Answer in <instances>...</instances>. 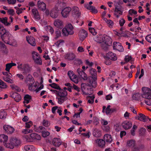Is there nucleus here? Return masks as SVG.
<instances>
[{"label": "nucleus", "instance_id": "f257e3e1", "mask_svg": "<svg viewBox=\"0 0 151 151\" xmlns=\"http://www.w3.org/2000/svg\"><path fill=\"white\" fill-rule=\"evenodd\" d=\"M94 40L97 42L104 45H110L112 41L110 37L105 35H98L94 38Z\"/></svg>", "mask_w": 151, "mask_h": 151}, {"label": "nucleus", "instance_id": "f03ea898", "mask_svg": "<svg viewBox=\"0 0 151 151\" xmlns=\"http://www.w3.org/2000/svg\"><path fill=\"white\" fill-rule=\"evenodd\" d=\"M20 144L19 139L16 138L12 137L9 139L7 143L4 144V146L7 148L13 149L14 146H19Z\"/></svg>", "mask_w": 151, "mask_h": 151}, {"label": "nucleus", "instance_id": "7ed1b4c3", "mask_svg": "<svg viewBox=\"0 0 151 151\" xmlns=\"http://www.w3.org/2000/svg\"><path fill=\"white\" fill-rule=\"evenodd\" d=\"M67 92L65 90L61 89L58 91L57 97L58 103L60 104L63 103L67 99Z\"/></svg>", "mask_w": 151, "mask_h": 151}, {"label": "nucleus", "instance_id": "20e7f679", "mask_svg": "<svg viewBox=\"0 0 151 151\" xmlns=\"http://www.w3.org/2000/svg\"><path fill=\"white\" fill-rule=\"evenodd\" d=\"M74 27L73 25L69 24L66 25L62 29V34L64 36L73 35L74 33Z\"/></svg>", "mask_w": 151, "mask_h": 151}, {"label": "nucleus", "instance_id": "39448f33", "mask_svg": "<svg viewBox=\"0 0 151 151\" xmlns=\"http://www.w3.org/2000/svg\"><path fill=\"white\" fill-rule=\"evenodd\" d=\"M28 77L29 79L30 80V83L29 84L28 86L29 89L32 91H35L37 92V87L39 86V83L38 82H36L35 83V81L32 77V76L29 75L27 78Z\"/></svg>", "mask_w": 151, "mask_h": 151}, {"label": "nucleus", "instance_id": "423d86ee", "mask_svg": "<svg viewBox=\"0 0 151 151\" xmlns=\"http://www.w3.org/2000/svg\"><path fill=\"white\" fill-rule=\"evenodd\" d=\"M40 135L36 133H32L30 134L29 136L26 135L25 137L26 140L27 142H31L40 140L41 139Z\"/></svg>", "mask_w": 151, "mask_h": 151}, {"label": "nucleus", "instance_id": "0eeeda50", "mask_svg": "<svg viewBox=\"0 0 151 151\" xmlns=\"http://www.w3.org/2000/svg\"><path fill=\"white\" fill-rule=\"evenodd\" d=\"M18 69L23 71V74L29 72L32 69L31 67L27 64L20 63L18 64Z\"/></svg>", "mask_w": 151, "mask_h": 151}, {"label": "nucleus", "instance_id": "6e6552de", "mask_svg": "<svg viewBox=\"0 0 151 151\" xmlns=\"http://www.w3.org/2000/svg\"><path fill=\"white\" fill-rule=\"evenodd\" d=\"M61 9V4L56 5L50 10V17L53 18L57 17L58 16L59 12Z\"/></svg>", "mask_w": 151, "mask_h": 151}, {"label": "nucleus", "instance_id": "1a4fd4ad", "mask_svg": "<svg viewBox=\"0 0 151 151\" xmlns=\"http://www.w3.org/2000/svg\"><path fill=\"white\" fill-rule=\"evenodd\" d=\"M32 58L35 62L39 65L42 64V61L40 55L37 52L33 51L32 52Z\"/></svg>", "mask_w": 151, "mask_h": 151}, {"label": "nucleus", "instance_id": "9d476101", "mask_svg": "<svg viewBox=\"0 0 151 151\" xmlns=\"http://www.w3.org/2000/svg\"><path fill=\"white\" fill-rule=\"evenodd\" d=\"M142 97L143 98L151 97V90L150 88L147 87L142 88Z\"/></svg>", "mask_w": 151, "mask_h": 151}, {"label": "nucleus", "instance_id": "9b49d317", "mask_svg": "<svg viewBox=\"0 0 151 151\" xmlns=\"http://www.w3.org/2000/svg\"><path fill=\"white\" fill-rule=\"evenodd\" d=\"M88 35L87 32L83 29H80L78 33V36L80 40L83 41Z\"/></svg>", "mask_w": 151, "mask_h": 151}, {"label": "nucleus", "instance_id": "f8f14e48", "mask_svg": "<svg viewBox=\"0 0 151 151\" xmlns=\"http://www.w3.org/2000/svg\"><path fill=\"white\" fill-rule=\"evenodd\" d=\"M104 58L105 59H109L113 61H115L117 59L116 55L111 52H109L107 53Z\"/></svg>", "mask_w": 151, "mask_h": 151}, {"label": "nucleus", "instance_id": "ddd939ff", "mask_svg": "<svg viewBox=\"0 0 151 151\" xmlns=\"http://www.w3.org/2000/svg\"><path fill=\"white\" fill-rule=\"evenodd\" d=\"M122 8L121 6H116L114 11V15L116 17H119L120 15H122L123 12Z\"/></svg>", "mask_w": 151, "mask_h": 151}, {"label": "nucleus", "instance_id": "4468645a", "mask_svg": "<svg viewBox=\"0 0 151 151\" xmlns=\"http://www.w3.org/2000/svg\"><path fill=\"white\" fill-rule=\"evenodd\" d=\"M71 11V8L69 7H67L63 9L61 12L62 16L64 18L67 17L69 15L70 12Z\"/></svg>", "mask_w": 151, "mask_h": 151}, {"label": "nucleus", "instance_id": "2eb2a0df", "mask_svg": "<svg viewBox=\"0 0 151 151\" xmlns=\"http://www.w3.org/2000/svg\"><path fill=\"white\" fill-rule=\"evenodd\" d=\"M113 49L121 52L124 51L123 47L119 42H114L113 43Z\"/></svg>", "mask_w": 151, "mask_h": 151}, {"label": "nucleus", "instance_id": "dca6fc26", "mask_svg": "<svg viewBox=\"0 0 151 151\" xmlns=\"http://www.w3.org/2000/svg\"><path fill=\"white\" fill-rule=\"evenodd\" d=\"M72 13L73 16L78 17L81 14V12L79 8L76 6H73L71 9Z\"/></svg>", "mask_w": 151, "mask_h": 151}, {"label": "nucleus", "instance_id": "f3484780", "mask_svg": "<svg viewBox=\"0 0 151 151\" xmlns=\"http://www.w3.org/2000/svg\"><path fill=\"white\" fill-rule=\"evenodd\" d=\"M3 128L6 132L8 134H11L14 132V129L12 127L8 125H5L3 127Z\"/></svg>", "mask_w": 151, "mask_h": 151}, {"label": "nucleus", "instance_id": "a211bd4d", "mask_svg": "<svg viewBox=\"0 0 151 151\" xmlns=\"http://www.w3.org/2000/svg\"><path fill=\"white\" fill-rule=\"evenodd\" d=\"M54 24L56 27L61 29L63 27V22L60 19H56L54 22Z\"/></svg>", "mask_w": 151, "mask_h": 151}, {"label": "nucleus", "instance_id": "6ab92c4d", "mask_svg": "<svg viewBox=\"0 0 151 151\" xmlns=\"http://www.w3.org/2000/svg\"><path fill=\"white\" fill-rule=\"evenodd\" d=\"M37 7L40 10L44 11L46 9V5L44 2L39 1L37 2Z\"/></svg>", "mask_w": 151, "mask_h": 151}, {"label": "nucleus", "instance_id": "aec40b11", "mask_svg": "<svg viewBox=\"0 0 151 151\" xmlns=\"http://www.w3.org/2000/svg\"><path fill=\"white\" fill-rule=\"evenodd\" d=\"M26 40L28 43L33 46H35L36 44L34 38L32 36H27Z\"/></svg>", "mask_w": 151, "mask_h": 151}, {"label": "nucleus", "instance_id": "412c9836", "mask_svg": "<svg viewBox=\"0 0 151 151\" xmlns=\"http://www.w3.org/2000/svg\"><path fill=\"white\" fill-rule=\"evenodd\" d=\"M77 71L79 75L83 80H86L87 79L88 77L86 74L81 69L78 68L77 70Z\"/></svg>", "mask_w": 151, "mask_h": 151}, {"label": "nucleus", "instance_id": "4be33fe9", "mask_svg": "<svg viewBox=\"0 0 151 151\" xmlns=\"http://www.w3.org/2000/svg\"><path fill=\"white\" fill-rule=\"evenodd\" d=\"M123 127L125 129H127L130 128L132 126V123L130 122L125 121L122 124Z\"/></svg>", "mask_w": 151, "mask_h": 151}, {"label": "nucleus", "instance_id": "5701e85b", "mask_svg": "<svg viewBox=\"0 0 151 151\" xmlns=\"http://www.w3.org/2000/svg\"><path fill=\"white\" fill-rule=\"evenodd\" d=\"M97 78H89V83L90 86L93 88H95L97 86L96 80Z\"/></svg>", "mask_w": 151, "mask_h": 151}, {"label": "nucleus", "instance_id": "b1692460", "mask_svg": "<svg viewBox=\"0 0 151 151\" xmlns=\"http://www.w3.org/2000/svg\"><path fill=\"white\" fill-rule=\"evenodd\" d=\"M8 36L9 37L7 39V42H5V43L10 45H12L15 42V40L11 34H8Z\"/></svg>", "mask_w": 151, "mask_h": 151}, {"label": "nucleus", "instance_id": "393cba45", "mask_svg": "<svg viewBox=\"0 0 151 151\" xmlns=\"http://www.w3.org/2000/svg\"><path fill=\"white\" fill-rule=\"evenodd\" d=\"M11 97L14 98L15 101L17 102H18L21 99V96L17 93H13L11 95Z\"/></svg>", "mask_w": 151, "mask_h": 151}, {"label": "nucleus", "instance_id": "a878e982", "mask_svg": "<svg viewBox=\"0 0 151 151\" xmlns=\"http://www.w3.org/2000/svg\"><path fill=\"white\" fill-rule=\"evenodd\" d=\"M136 119L140 121L145 122L147 120L148 118L146 117L144 114H139L138 116L136 117Z\"/></svg>", "mask_w": 151, "mask_h": 151}, {"label": "nucleus", "instance_id": "bb28decb", "mask_svg": "<svg viewBox=\"0 0 151 151\" xmlns=\"http://www.w3.org/2000/svg\"><path fill=\"white\" fill-rule=\"evenodd\" d=\"M52 143L55 146L59 147L61 144V141L59 138H55L52 140Z\"/></svg>", "mask_w": 151, "mask_h": 151}, {"label": "nucleus", "instance_id": "cd10ccee", "mask_svg": "<svg viewBox=\"0 0 151 151\" xmlns=\"http://www.w3.org/2000/svg\"><path fill=\"white\" fill-rule=\"evenodd\" d=\"M8 34H11L10 32L6 31L1 36V38L2 40L5 42H7V39H8L9 36H8Z\"/></svg>", "mask_w": 151, "mask_h": 151}, {"label": "nucleus", "instance_id": "c85d7f7f", "mask_svg": "<svg viewBox=\"0 0 151 151\" xmlns=\"http://www.w3.org/2000/svg\"><path fill=\"white\" fill-rule=\"evenodd\" d=\"M8 139V137L5 134H2L0 135V142H3L4 145Z\"/></svg>", "mask_w": 151, "mask_h": 151}, {"label": "nucleus", "instance_id": "c756f323", "mask_svg": "<svg viewBox=\"0 0 151 151\" xmlns=\"http://www.w3.org/2000/svg\"><path fill=\"white\" fill-rule=\"evenodd\" d=\"M104 141L106 142L111 143L112 142L113 139L111 135L109 134H105L104 137Z\"/></svg>", "mask_w": 151, "mask_h": 151}, {"label": "nucleus", "instance_id": "7c9ffc66", "mask_svg": "<svg viewBox=\"0 0 151 151\" xmlns=\"http://www.w3.org/2000/svg\"><path fill=\"white\" fill-rule=\"evenodd\" d=\"M103 19L106 22L109 27L110 28L113 27L114 24V23L113 21L110 19H107L105 17L103 18Z\"/></svg>", "mask_w": 151, "mask_h": 151}, {"label": "nucleus", "instance_id": "2f4dec72", "mask_svg": "<svg viewBox=\"0 0 151 151\" xmlns=\"http://www.w3.org/2000/svg\"><path fill=\"white\" fill-rule=\"evenodd\" d=\"M96 143L100 147H103L105 145L104 140L102 139H97L95 140Z\"/></svg>", "mask_w": 151, "mask_h": 151}, {"label": "nucleus", "instance_id": "473e14b6", "mask_svg": "<svg viewBox=\"0 0 151 151\" xmlns=\"http://www.w3.org/2000/svg\"><path fill=\"white\" fill-rule=\"evenodd\" d=\"M93 134L96 137H99L101 135V132L99 129H95L93 131Z\"/></svg>", "mask_w": 151, "mask_h": 151}, {"label": "nucleus", "instance_id": "72a5a7b5", "mask_svg": "<svg viewBox=\"0 0 151 151\" xmlns=\"http://www.w3.org/2000/svg\"><path fill=\"white\" fill-rule=\"evenodd\" d=\"M32 14L34 16V18L36 19H40V15L37 9H34L32 10Z\"/></svg>", "mask_w": 151, "mask_h": 151}, {"label": "nucleus", "instance_id": "f704fd0d", "mask_svg": "<svg viewBox=\"0 0 151 151\" xmlns=\"http://www.w3.org/2000/svg\"><path fill=\"white\" fill-rule=\"evenodd\" d=\"M90 73L91 76L90 78H97V72L95 69L93 68L91 69L90 70Z\"/></svg>", "mask_w": 151, "mask_h": 151}, {"label": "nucleus", "instance_id": "c9c22d12", "mask_svg": "<svg viewBox=\"0 0 151 151\" xmlns=\"http://www.w3.org/2000/svg\"><path fill=\"white\" fill-rule=\"evenodd\" d=\"M31 98L32 97L30 95L28 94L25 95L24 97V101H23V103L24 104L25 103L27 104H28L29 102V101L31 99Z\"/></svg>", "mask_w": 151, "mask_h": 151}, {"label": "nucleus", "instance_id": "e433bc0d", "mask_svg": "<svg viewBox=\"0 0 151 151\" xmlns=\"http://www.w3.org/2000/svg\"><path fill=\"white\" fill-rule=\"evenodd\" d=\"M16 65V64L13 63H7L6 65L5 70L8 72H9L10 69L12 66Z\"/></svg>", "mask_w": 151, "mask_h": 151}, {"label": "nucleus", "instance_id": "4c0bfd02", "mask_svg": "<svg viewBox=\"0 0 151 151\" xmlns=\"http://www.w3.org/2000/svg\"><path fill=\"white\" fill-rule=\"evenodd\" d=\"M34 130L35 132L42 133L45 130V128L42 126H40L38 127H35Z\"/></svg>", "mask_w": 151, "mask_h": 151}, {"label": "nucleus", "instance_id": "58836bf2", "mask_svg": "<svg viewBox=\"0 0 151 151\" xmlns=\"http://www.w3.org/2000/svg\"><path fill=\"white\" fill-rule=\"evenodd\" d=\"M135 145V140L131 139L128 140L127 142V145L129 147H133Z\"/></svg>", "mask_w": 151, "mask_h": 151}, {"label": "nucleus", "instance_id": "ea45409f", "mask_svg": "<svg viewBox=\"0 0 151 151\" xmlns=\"http://www.w3.org/2000/svg\"><path fill=\"white\" fill-rule=\"evenodd\" d=\"M24 149L26 151H34L35 148L32 145H27L24 147Z\"/></svg>", "mask_w": 151, "mask_h": 151}, {"label": "nucleus", "instance_id": "a19ab883", "mask_svg": "<svg viewBox=\"0 0 151 151\" xmlns=\"http://www.w3.org/2000/svg\"><path fill=\"white\" fill-rule=\"evenodd\" d=\"M7 116L6 113L3 110H0V119H4Z\"/></svg>", "mask_w": 151, "mask_h": 151}, {"label": "nucleus", "instance_id": "79ce46f5", "mask_svg": "<svg viewBox=\"0 0 151 151\" xmlns=\"http://www.w3.org/2000/svg\"><path fill=\"white\" fill-rule=\"evenodd\" d=\"M2 23L7 26H10L11 25V23L8 22V18L7 17H4Z\"/></svg>", "mask_w": 151, "mask_h": 151}, {"label": "nucleus", "instance_id": "37998d69", "mask_svg": "<svg viewBox=\"0 0 151 151\" xmlns=\"http://www.w3.org/2000/svg\"><path fill=\"white\" fill-rule=\"evenodd\" d=\"M64 43V41L63 40H60L55 43V45L57 47H59L63 45Z\"/></svg>", "mask_w": 151, "mask_h": 151}, {"label": "nucleus", "instance_id": "c03bdc74", "mask_svg": "<svg viewBox=\"0 0 151 151\" xmlns=\"http://www.w3.org/2000/svg\"><path fill=\"white\" fill-rule=\"evenodd\" d=\"M33 130L32 129H29L27 128L22 129V133L24 134H27L33 132Z\"/></svg>", "mask_w": 151, "mask_h": 151}, {"label": "nucleus", "instance_id": "a18cd8bd", "mask_svg": "<svg viewBox=\"0 0 151 151\" xmlns=\"http://www.w3.org/2000/svg\"><path fill=\"white\" fill-rule=\"evenodd\" d=\"M10 86L12 89L14 91H19L20 90L19 87L14 84H12Z\"/></svg>", "mask_w": 151, "mask_h": 151}, {"label": "nucleus", "instance_id": "49530a36", "mask_svg": "<svg viewBox=\"0 0 151 151\" xmlns=\"http://www.w3.org/2000/svg\"><path fill=\"white\" fill-rule=\"evenodd\" d=\"M70 80L76 83H78V77L76 75L73 76L70 79Z\"/></svg>", "mask_w": 151, "mask_h": 151}, {"label": "nucleus", "instance_id": "de8ad7c7", "mask_svg": "<svg viewBox=\"0 0 151 151\" xmlns=\"http://www.w3.org/2000/svg\"><path fill=\"white\" fill-rule=\"evenodd\" d=\"M7 87V85L0 79V88L4 89Z\"/></svg>", "mask_w": 151, "mask_h": 151}, {"label": "nucleus", "instance_id": "09e8293b", "mask_svg": "<svg viewBox=\"0 0 151 151\" xmlns=\"http://www.w3.org/2000/svg\"><path fill=\"white\" fill-rule=\"evenodd\" d=\"M145 103L148 106L151 105V97L147 98H145Z\"/></svg>", "mask_w": 151, "mask_h": 151}, {"label": "nucleus", "instance_id": "8fccbe9b", "mask_svg": "<svg viewBox=\"0 0 151 151\" xmlns=\"http://www.w3.org/2000/svg\"><path fill=\"white\" fill-rule=\"evenodd\" d=\"M46 29L48 32H50L51 34H52L54 32V30L53 28L50 26H47L46 27Z\"/></svg>", "mask_w": 151, "mask_h": 151}, {"label": "nucleus", "instance_id": "3c124183", "mask_svg": "<svg viewBox=\"0 0 151 151\" xmlns=\"http://www.w3.org/2000/svg\"><path fill=\"white\" fill-rule=\"evenodd\" d=\"M33 123L31 121L26 122L25 124V127L26 128L29 129L32 126Z\"/></svg>", "mask_w": 151, "mask_h": 151}, {"label": "nucleus", "instance_id": "603ef678", "mask_svg": "<svg viewBox=\"0 0 151 151\" xmlns=\"http://www.w3.org/2000/svg\"><path fill=\"white\" fill-rule=\"evenodd\" d=\"M50 86L52 88L58 90H61L58 84L53 83L52 84H50Z\"/></svg>", "mask_w": 151, "mask_h": 151}, {"label": "nucleus", "instance_id": "864d4df0", "mask_svg": "<svg viewBox=\"0 0 151 151\" xmlns=\"http://www.w3.org/2000/svg\"><path fill=\"white\" fill-rule=\"evenodd\" d=\"M42 124L44 126L46 127H49L50 125V122L46 120H44L43 121Z\"/></svg>", "mask_w": 151, "mask_h": 151}, {"label": "nucleus", "instance_id": "5fc2aeb1", "mask_svg": "<svg viewBox=\"0 0 151 151\" xmlns=\"http://www.w3.org/2000/svg\"><path fill=\"white\" fill-rule=\"evenodd\" d=\"M50 133L48 131H47L46 130H45L42 133V135L44 137H46L49 135Z\"/></svg>", "mask_w": 151, "mask_h": 151}, {"label": "nucleus", "instance_id": "6e6d98bb", "mask_svg": "<svg viewBox=\"0 0 151 151\" xmlns=\"http://www.w3.org/2000/svg\"><path fill=\"white\" fill-rule=\"evenodd\" d=\"M89 99L88 100V103L90 104H93L94 101V96L93 95L92 96H89Z\"/></svg>", "mask_w": 151, "mask_h": 151}, {"label": "nucleus", "instance_id": "4d7b16f0", "mask_svg": "<svg viewBox=\"0 0 151 151\" xmlns=\"http://www.w3.org/2000/svg\"><path fill=\"white\" fill-rule=\"evenodd\" d=\"M4 80L5 81L9 83H13V81L7 77H5L4 78Z\"/></svg>", "mask_w": 151, "mask_h": 151}, {"label": "nucleus", "instance_id": "13d9d810", "mask_svg": "<svg viewBox=\"0 0 151 151\" xmlns=\"http://www.w3.org/2000/svg\"><path fill=\"white\" fill-rule=\"evenodd\" d=\"M90 32L93 35H96L97 32L95 31V29L93 28H89V29Z\"/></svg>", "mask_w": 151, "mask_h": 151}, {"label": "nucleus", "instance_id": "bf43d9fd", "mask_svg": "<svg viewBox=\"0 0 151 151\" xmlns=\"http://www.w3.org/2000/svg\"><path fill=\"white\" fill-rule=\"evenodd\" d=\"M91 134V133L90 132H88L86 133H81V135H82L83 137H84L89 138Z\"/></svg>", "mask_w": 151, "mask_h": 151}, {"label": "nucleus", "instance_id": "052dcab7", "mask_svg": "<svg viewBox=\"0 0 151 151\" xmlns=\"http://www.w3.org/2000/svg\"><path fill=\"white\" fill-rule=\"evenodd\" d=\"M42 78H41V80L40 83V86L39 87H37V93L38 92L40 91L43 88L44 86L42 84V83L43 82V81L42 80Z\"/></svg>", "mask_w": 151, "mask_h": 151}, {"label": "nucleus", "instance_id": "680f3d73", "mask_svg": "<svg viewBox=\"0 0 151 151\" xmlns=\"http://www.w3.org/2000/svg\"><path fill=\"white\" fill-rule=\"evenodd\" d=\"M6 31L4 27L0 24V34L4 33Z\"/></svg>", "mask_w": 151, "mask_h": 151}, {"label": "nucleus", "instance_id": "e2e57ef3", "mask_svg": "<svg viewBox=\"0 0 151 151\" xmlns=\"http://www.w3.org/2000/svg\"><path fill=\"white\" fill-rule=\"evenodd\" d=\"M129 13L131 16L133 14H137V12L132 9H130L129 11Z\"/></svg>", "mask_w": 151, "mask_h": 151}, {"label": "nucleus", "instance_id": "0e129e2a", "mask_svg": "<svg viewBox=\"0 0 151 151\" xmlns=\"http://www.w3.org/2000/svg\"><path fill=\"white\" fill-rule=\"evenodd\" d=\"M56 37L58 38L61 36V33L60 31L59 30H57L55 32Z\"/></svg>", "mask_w": 151, "mask_h": 151}, {"label": "nucleus", "instance_id": "69168bd1", "mask_svg": "<svg viewBox=\"0 0 151 151\" xmlns=\"http://www.w3.org/2000/svg\"><path fill=\"white\" fill-rule=\"evenodd\" d=\"M75 57V55L73 53H71L69 54L68 58L69 60H73Z\"/></svg>", "mask_w": 151, "mask_h": 151}, {"label": "nucleus", "instance_id": "338daca9", "mask_svg": "<svg viewBox=\"0 0 151 151\" xmlns=\"http://www.w3.org/2000/svg\"><path fill=\"white\" fill-rule=\"evenodd\" d=\"M111 106L110 105H108L106 109V113L107 114H108L111 113V109H110Z\"/></svg>", "mask_w": 151, "mask_h": 151}, {"label": "nucleus", "instance_id": "774afa93", "mask_svg": "<svg viewBox=\"0 0 151 151\" xmlns=\"http://www.w3.org/2000/svg\"><path fill=\"white\" fill-rule=\"evenodd\" d=\"M145 39L147 42L151 43V35L147 36Z\"/></svg>", "mask_w": 151, "mask_h": 151}]
</instances>
